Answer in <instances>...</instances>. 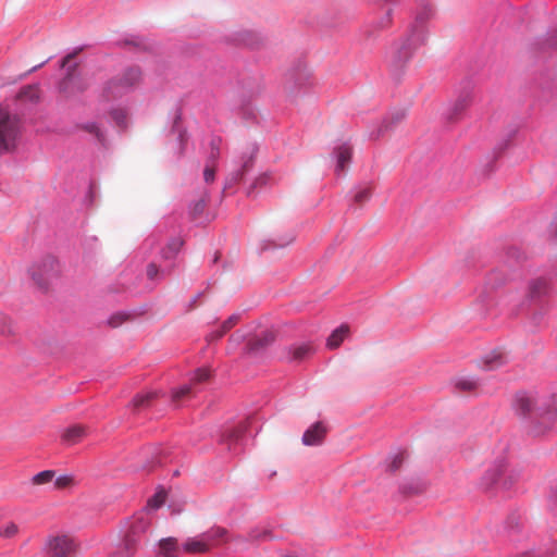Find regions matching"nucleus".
Listing matches in <instances>:
<instances>
[{"mask_svg": "<svg viewBox=\"0 0 557 557\" xmlns=\"http://www.w3.org/2000/svg\"><path fill=\"white\" fill-rule=\"evenodd\" d=\"M184 242L180 237L172 238L163 249V257L170 259L174 257L182 248Z\"/></svg>", "mask_w": 557, "mask_h": 557, "instance_id": "7c9ffc66", "label": "nucleus"}, {"mask_svg": "<svg viewBox=\"0 0 557 557\" xmlns=\"http://www.w3.org/2000/svg\"><path fill=\"white\" fill-rule=\"evenodd\" d=\"M506 472V465L504 462H499L488 469L483 476V485L485 488L492 487L494 484L500 481V478Z\"/></svg>", "mask_w": 557, "mask_h": 557, "instance_id": "4468645a", "label": "nucleus"}, {"mask_svg": "<svg viewBox=\"0 0 557 557\" xmlns=\"http://www.w3.org/2000/svg\"><path fill=\"white\" fill-rule=\"evenodd\" d=\"M290 360L293 361H302L311 356L314 351V348L311 344H301L298 346H294L290 348Z\"/></svg>", "mask_w": 557, "mask_h": 557, "instance_id": "4be33fe9", "label": "nucleus"}, {"mask_svg": "<svg viewBox=\"0 0 557 557\" xmlns=\"http://www.w3.org/2000/svg\"><path fill=\"white\" fill-rule=\"evenodd\" d=\"M349 333V327L345 324L341 325L336 330L332 332V334L329 336L326 346L330 349H335L341 346L343 341L346 338V336Z\"/></svg>", "mask_w": 557, "mask_h": 557, "instance_id": "a211bd4d", "label": "nucleus"}, {"mask_svg": "<svg viewBox=\"0 0 557 557\" xmlns=\"http://www.w3.org/2000/svg\"><path fill=\"white\" fill-rule=\"evenodd\" d=\"M74 484V479L71 475H61L55 479L54 486L58 490H63L72 486Z\"/></svg>", "mask_w": 557, "mask_h": 557, "instance_id": "a19ab883", "label": "nucleus"}, {"mask_svg": "<svg viewBox=\"0 0 557 557\" xmlns=\"http://www.w3.org/2000/svg\"><path fill=\"white\" fill-rule=\"evenodd\" d=\"M215 177V165L207 164L203 171V178L206 183H212Z\"/></svg>", "mask_w": 557, "mask_h": 557, "instance_id": "37998d69", "label": "nucleus"}, {"mask_svg": "<svg viewBox=\"0 0 557 557\" xmlns=\"http://www.w3.org/2000/svg\"><path fill=\"white\" fill-rule=\"evenodd\" d=\"M110 116L120 127H125L127 122V111L125 109L116 108L110 111Z\"/></svg>", "mask_w": 557, "mask_h": 557, "instance_id": "f704fd0d", "label": "nucleus"}, {"mask_svg": "<svg viewBox=\"0 0 557 557\" xmlns=\"http://www.w3.org/2000/svg\"><path fill=\"white\" fill-rule=\"evenodd\" d=\"M86 435L87 429L81 424H75L64 430L62 441L67 445H75L86 437Z\"/></svg>", "mask_w": 557, "mask_h": 557, "instance_id": "9b49d317", "label": "nucleus"}, {"mask_svg": "<svg viewBox=\"0 0 557 557\" xmlns=\"http://www.w3.org/2000/svg\"><path fill=\"white\" fill-rule=\"evenodd\" d=\"M158 396H159L158 392H146L144 394L137 395L133 399L132 405H133L134 409H143V408L148 407L152 403V400H154Z\"/></svg>", "mask_w": 557, "mask_h": 557, "instance_id": "a878e982", "label": "nucleus"}, {"mask_svg": "<svg viewBox=\"0 0 557 557\" xmlns=\"http://www.w3.org/2000/svg\"><path fill=\"white\" fill-rule=\"evenodd\" d=\"M54 475H55V472L53 470L41 471L32 478V484L33 485H44V484L50 483L54 479Z\"/></svg>", "mask_w": 557, "mask_h": 557, "instance_id": "473e14b6", "label": "nucleus"}, {"mask_svg": "<svg viewBox=\"0 0 557 557\" xmlns=\"http://www.w3.org/2000/svg\"><path fill=\"white\" fill-rule=\"evenodd\" d=\"M268 537H270V533L268 531H263L262 533H256V532L251 533L252 540H264Z\"/></svg>", "mask_w": 557, "mask_h": 557, "instance_id": "09e8293b", "label": "nucleus"}, {"mask_svg": "<svg viewBox=\"0 0 557 557\" xmlns=\"http://www.w3.org/2000/svg\"><path fill=\"white\" fill-rule=\"evenodd\" d=\"M235 41L249 47H255L260 42L258 34L250 29H242L235 34Z\"/></svg>", "mask_w": 557, "mask_h": 557, "instance_id": "aec40b11", "label": "nucleus"}, {"mask_svg": "<svg viewBox=\"0 0 557 557\" xmlns=\"http://www.w3.org/2000/svg\"><path fill=\"white\" fill-rule=\"evenodd\" d=\"M12 333L11 320L0 313V334L9 335Z\"/></svg>", "mask_w": 557, "mask_h": 557, "instance_id": "79ce46f5", "label": "nucleus"}, {"mask_svg": "<svg viewBox=\"0 0 557 557\" xmlns=\"http://www.w3.org/2000/svg\"><path fill=\"white\" fill-rule=\"evenodd\" d=\"M49 549L53 557H66L75 549V545L71 537L61 535L50 540Z\"/></svg>", "mask_w": 557, "mask_h": 557, "instance_id": "6e6552de", "label": "nucleus"}, {"mask_svg": "<svg viewBox=\"0 0 557 557\" xmlns=\"http://www.w3.org/2000/svg\"><path fill=\"white\" fill-rule=\"evenodd\" d=\"M195 394V387L193 384L184 385L183 387L173 391L172 393V403L178 405L182 400L186 398H190Z\"/></svg>", "mask_w": 557, "mask_h": 557, "instance_id": "bb28decb", "label": "nucleus"}, {"mask_svg": "<svg viewBox=\"0 0 557 557\" xmlns=\"http://www.w3.org/2000/svg\"><path fill=\"white\" fill-rule=\"evenodd\" d=\"M506 363V356L500 351H493L483 359L485 370H495Z\"/></svg>", "mask_w": 557, "mask_h": 557, "instance_id": "412c9836", "label": "nucleus"}, {"mask_svg": "<svg viewBox=\"0 0 557 557\" xmlns=\"http://www.w3.org/2000/svg\"><path fill=\"white\" fill-rule=\"evenodd\" d=\"M405 117L404 112H398L395 115H393V122H400Z\"/></svg>", "mask_w": 557, "mask_h": 557, "instance_id": "8fccbe9b", "label": "nucleus"}, {"mask_svg": "<svg viewBox=\"0 0 557 557\" xmlns=\"http://www.w3.org/2000/svg\"><path fill=\"white\" fill-rule=\"evenodd\" d=\"M336 159H337V171H344L347 166V164L350 162L351 159V148L347 145L339 146L336 151Z\"/></svg>", "mask_w": 557, "mask_h": 557, "instance_id": "5701e85b", "label": "nucleus"}, {"mask_svg": "<svg viewBox=\"0 0 557 557\" xmlns=\"http://www.w3.org/2000/svg\"><path fill=\"white\" fill-rule=\"evenodd\" d=\"M159 274V268L154 263L147 265V276L149 280H156Z\"/></svg>", "mask_w": 557, "mask_h": 557, "instance_id": "de8ad7c7", "label": "nucleus"}, {"mask_svg": "<svg viewBox=\"0 0 557 557\" xmlns=\"http://www.w3.org/2000/svg\"><path fill=\"white\" fill-rule=\"evenodd\" d=\"M141 81L143 73L138 66L126 67L102 85L101 98L106 101L120 99L138 87Z\"/></svg>", "mask_w": 557, "mask_h": 557, "instance_id": "7ed1b4c3", "label": "nucleus"}, {"mask_svg": "<svg viewBox=\"0 0 557 557\" xmlns=\"http://www.w3.org/2000/svg\"><path fill=\"white\" fill-rule=\"evenodd\" d=\"M275 339V334L272 331H265L261 336L252 338L248 343V350L251 352L259 351L267 346L271 345Z\"/></svg>", "mask_w": 557, "mask_h": 557, "instance_id": "dca6fc26", "label": "nucleus"}, {"mask_svg": "<svg viewBox=\"0 0 557 557\" xmlns=\"http://www.w3.org/2000/svg\"><path fill=\"white\" fill-rule=\"evenodd\" d=\"M479 383L472 377H462L456 381L455 387L460 392H472L476 389Z\"/></svg>", "mask_w": 557, "mask_h": 557, "instance_id": "72a5a7b5", "label": "nucleus"}, {"mask_svg": "<svg viewBox=\"0 0 557 557\" xmlns=\"http://www.w3.org/2000/svg\"><path fill=\"white\" fill-rule=\"evenodd\" d=\"M166 499V494L164 491L157 492L152 497L148 499V507L152 509H157L161 507Z\"/></svg>", "mask_w": 557, "mask_h": 557, "instance_id": "e433bc0d", "label": "nucleus"}, {"mask_svg": "<svg viewBox=\"0 0 557 557\" xmlns=\"http://www.w3.org/2000/svg\"><path fill=\"white\" fill-rule=\"evenodd\" d=\"M425 38L422 27L412 26L408 35L393 46L387 57V63L395 76L405 71L414 51L424 44Z\"/></svg>", "mask_w": 557, "mask_h": 557, "instance_id": "f03ea898", "label": "nucleus"}, {"mask_svg": "<svg viewBox=\"0 0 557 557\" xmlns=\"http://www.w3.org/2000/svg\"><path fill=\"white\" fill-rule=\"evenodd\" d=\"M58 262L53 258H47L41 262L34 264L29 269V274L35 284L47 289L50 282L58 275Z\"/></svg>", "mask_w": 557, "mask_h": 557, "instance_id": "423d86ee", "label": "nucleus"}, {"mask_svg": "<svg viewBox=\"0 0 557 557\" xmlns=\"http://www.w3.org/2000/svg\"><path fill=\"white\" fill-rule=\"evenodd\" d=\"M18 533L17 524L10 522L0 528V536L4 539H12Z\"/></svg>", "mask_w": 557, "mask_h": 557, "instance_id": "ea45409f", "label": "nucleus"}, {"mask_svg": "<svg viewBox=\"0 0 557 557\" xmlns=\"http://www.w3.org/2000/svg\"><path fill=\"white\" fill-rule=\"evenodd\" d=\"M183 549L187 554H205L209 552L208 544L201 534L195 537H189L184 544Z\"/></svg>", "mask_w": 557, "mask_h": 557, "instance_id": "f8f14e48", "label": "nucleus"}, {"mask_svg": "<svg viewBox=\"0 0 557 557\" xmlns=\"http://www.w3.org/2000/svg\"><path fill=\"white\" fill-rule=\"evenodd\" d=\"M210 371L208 369H199L195 372L190 383L196 388L197 384L205 383L210 379Z\"/></svg>", "mask_w": 557, "mask_h": 557, "instance_id": "4c0bfd02", "label": "nucleus"}, {"mask_svg": "<svg viewBox=\"0 0 557 557\" xmlns=\"http://www.w3.org/2000/svg\"><path fill=\"white\" fill-rule=\"evenodd\" d=\"M138 539L133 534H126L124 539L123 549L121 557H132L137 548Z\"/></svg>", "mask_w": 557, "mask_h": 557, "instance_id": "c85d7f7f", "label": "nucleus"}, {"mask_svg": "<svg viewBox=\"0 0 557 557\" xmlns=\"http://www.w3.org/2000/svg\"><path fill=\"white\" fill-rule=\"evenodd\" d=\"M511 483H512V482L507 483V482L505 481V482H504V485H505L506 487H508L509 485H511Z\"/></svg>", "mask_w": 557, "mask_h": 557, "instance_id": "603ef678", "label": "nucleus"}, {"mask_svg": "<svg viewBox=\"0 0 557 557\" xmlns=\"http://www.w3.org/2000/svg\"><path fill=\"white\" fill-rule=\"evenodd\" d=\"M541 318V314H534V319Z\"/></svg>", "mask_w": 557, "mask_h": 557, "instance_id": "5fc2aeb1", "label": "nucleus"}, {"mask_svg": "<svg viewBox=\"0 0 557 557\" xmlns=\"http://www.w3.org/2000/svg\"><path fill=\"white\" fill-rule=\"evenodd\" d=\"M555 500L557 503V487H556V491H555Z\"/></svg>", "mask_w": 557, "mask_h": 557, "instance_id": "864d4df0", "label": "nucleus"}, {"mask_svg": "<svg viewBox=\"0 0 557 557\" xmlns=\"http://www.w3.org/2000/svg\"><path fill=\"white\" fill-rule=\"evenodd\" d=\"M156 557H178V542L175 537L162 539Z\"/></svg>", "mask_w": 557, "mask_h": 557, "instance_id": "ddd939ff", "label": "nucleus"}, {"mask_svg": "<svg viewBox=\"0 0 557 557\" xmlns=\"http://www.w3.org/2000/svg\"><path fill=\"white\" fill-rule=\"evenodd\" d=\"M393 24V10L388 9L386 13L371 27L367 28L364 30V34L368 38L374 36V30L372 28H375L377 30H384L392 26Z\"/></svg>", "mask_w": 557, "mask_h": 557, "instance_id": "6ab92c4d", "label": "nucleus"}, {"mask_svg": "<svg viewBox=\"0 0 557 557\" xmlns=\"http://www.w3.org/2000/svg\"><path fill=\"white\" fill-rule=\"evenodd\" d=\"M247 422L240 423L237 426L230 429L223 435V440L227 442L237 441L247 430Z\"/></svg>", "mask_w": 557, "mask_h": 557, "instance_id": "2f4dec72", "label": "nucleus"}, {"mask_svg": "<svg viewBox=\"0 0 557 557\" xmlns=\"http://www.w3.org/2000/svg\"><path fill=\"white\" fill-rule=\"evenodd\" d=\"M126 315L123 314V313H117V314H114L112 315L110 319H109V324L112 326V327H117L120 325H122V323L126 320Z\"/></svg>", "mask_w": 557, "mask_h": 557, "instance_id": "49530a36", "label": "nucleus"}, {"mask_svg": "<svg viewBox=\"0 0 557 557\" xmlns=\"http://www.w3.org/2000/svg\"><path fill=\"white\" fill-rule=\"evenodd\" d=\"M238 322V315L230 317L221 326V330L214 331L208 335L209 341H216L221 338L228 330H231Z\"/></svg>", "mask_w": 557, "mask_h": 557, "instance_id": "cd10ccee", "label": "nucleus"}, {"mask_svg": "<svg viewBox=\"0 0 557 557\" xmlns=\"http://www.w3.org/2000/svg\"><path fill=\"white\" fill-rule=\"evenodd\" d=\"M150 525V522L144 517H139L135 520V522L131 525L128 530V534H133L136 539H139L140 534H144Z\"/></svg>", "mask_w": 557, "mask_h": 557, "instance_id": "c756f323", "label": "nucleus"}, {"mask_svg": "<svg viewBox=\"0 0 557 557\" xmlns=\"http://www.w3.org/2000/svg\"><path fill=\"white\" fill-rule=\"evenodd\" d=\"M329 428L325 423L318 421L307 429L302 435L301 442L306 446H320L324 443Z\"/></svg>", "mask_w": 557, "mask_h": 557, "instance_id": "0eeeda50", "label": "nucleus"}, {"mask_svg": "<svg viewBox=\"0 0 557 557\" xmlns=\"http://www.w3.org/2000/svg\"><path fill=\"white\" fill-rule=\"evenodd\" d=\"M275 176L271 172H264L256 177L250 188L248 189V195H251L256 189L262 188L275 183Z\"/></svg>", "mask_w": 557, "mask_h": 557, "instance_id": "393cba45", "label": "nucleus"}, {"mask_svg": "<svg viewBox=\"0 0 557 557\" xmlns=\"http://www.w3.org/2000/svg\"><path fill=\"white\" fill-rule=\"evenodd\" d=\"M553 554H554V552H553V550H552V552H549V553H548V552H545V553L539 552V553H536L535 557H549V556H552Z\"/></svg>", "mask_w": 557, "mask_h": 557, "instance_id": "3c124183", "label": "nucleus"}, {"mask_svg": "<svg viewBox=\"0 0 557 557\" xmlns=\"http://www.w3.org/2000/svg\"><path fill=\"white\" fill-rule=\"evenodd\" d=\"M76 53H70L62 60V67L67 66L65 77L59 84V91L66 98L82 94L89 88V82L83 75L75 73L76 64L71 65V61Z\"/></svg>", "mask_w": 557, "mask_h": 557, "instance_id": "39448f33", "label": "nucleus"}, {"mask_svg": "<svg viewBox=\"0 0 557 557\" xmlns=\"http://www.w3.org/2000/svg\"><path fill=\"white\" fill-rule=\"evenodd\" d=\"M471 103V98L469 95L460 96L450 107L448 112V120L456 121L459 116L467 110V108Z\"/></svg>", "mask_w": 557, "mask_h": 557, "instance_id": "2eb2a0df", "label": "nucleus"}, {"mask_svg": "<svg viewBox=\"0 0 557 557\" xmlns=\"http://www.w3.org/2000/svg\"><path fill=\"white\" fill-rule=\"evenodd\" d=\"M77 128L84 131L95 137V139L102 146L106 145L107 138L102 128L96 122H86L77 125Z\"/></svg>", "mask_w": 557, "mask_h": 557, "instance_id": "f3484780", "label": "nucleus"}, {"mask_svg": "<svg viewBox=\"0 0 557 557\" xmlns=\"http://www.w3.org/2000/svg\"><path fill=\"white\" fill-rule=\"evenodd\" d=\"M251 163H252V160L251 158H249L248 160H246L242 166V170L240 172H238L235 176L232 177V181H234V183H237L242 180L244 173H246L247 171H249V169L251 168Z\"/></svg>", "mask_w": 557, "mask_h": 557, "instance_id": "c03bdc74", "label": "nucleus"}, {"mask_svg": "<svg viewBox=\"0 0 557 557\" xmlns=\"http://www.w3.org/2000/svg\"><path fill=\"white\" fill-rule=\"evenodd\" d=\"M220 144H221V140L219 138H214V139L211 140V144H210L211 151L209 153L207 164L215 165L216 160L220 157Z\"/></svg>", "mask_w": 557, "mask_h": 557, "instance_id": "c9c22d12", "label": "nucleus"}, {"mask_svg": "<svg viewBox=\"0 0 557 557\" xmlns=\"http://www.w3.org/2000/svg\"><path fill=\"white\" fill-rule=\"evenodd\" d=\"M208 202L209 196L203 194L193 203L190 207V216L194 221H198L203 216Z\"/></svg>", "mask_w": 557, "mask_h": 557, "instance_id": "b1692460", "label": "nucleus"}, {"mask_svg": "<svg viewBox=\"0 0 557 557\" xmlns=\"http://www.w3.org/2000/svg\"><path fill=\"white\" fill-rule=\"evenodd\" d=\"M548 283L544 278H535L530 282L527 297L532 300H540L548 294Z\"/></svg>", "mask_w": 557, "mask_h": 557, "instance_id": "9d476101", "label": "nucleus"}, {"mask_svg": "<svg viewBox=\"0 0 557 557\" xmlns=\"http://www.w3.org/2000/svg\"><path fill=\"white\" fill-rule=\"evenodd\" d=\"M372 196V187L366 186L358 190L355 195V202L358 205H362L367 202Z\"/></svg>", "mask_w": 557, "mask_h": 557, "instance_id": "58836bf2", "label": "nucleus"}, {"mask_svg": "<svg viewBox=\"0 0 557 557\" xmlns=\"http://www.w3.org/2000/svg\"><path fill=\"white\" fill-rule=\"evenodd\" d=\"M405 460V455L403 453L397 454L389 463L391 471H396L400 468Z\"/></svg>", "mask_w": 557, "mask_h": 557, "instance_id": "a18cd8bd", "label": "nucleus"}, {"mask_svg": "<svg viewBox=\"0 0 557 557\" xmlns=\"http://www.w3.org/2000/svg\"><path fill=\"white\" fill-rule=\"evenodd\" d=\"M21 134V124L16 115L0 109V156L15 150Z\"/></svg>", "mask_w": 557, "mask_h": 557, "instance_id": "20e7f679", "label": "nucleus"}, {"mask_svg": "<svg viewBox=\"0 0 557 557\" xmlns=\"http://www.w3.org/2000/svg\"><path fill=\"white\" fill-rule=\"evenodd\" d=\"M202 535L205 537L206 543L208 544L209 550L212 547L219 546L228 541L227 530L220 527L212 528L207 532L202 533Z\"/></svg>", "mask_w": 557, "mask_h": 557, "instance_id": "1a4fd4ad", "label": "nucleus"}, {"mask_svg": "<svg viewBox=\"0 0 557 557\" xmlns=\"http://www.w3.org/2000/svg\"><path fill=\"white\" fill-rule=\"evenodd\" d=\"M512 407L517 416L529 422V432L534 436L550 430L557 417L556 398L550 394L519 392Z\"/></svg>", "mask_w": 557, "mask_h": 557, "instance_id": "f257e3e1", "label": "nucleus"}]
</instances>
